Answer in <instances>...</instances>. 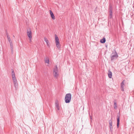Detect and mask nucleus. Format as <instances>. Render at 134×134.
<instances>
[{"instance_id": "9d476101", "label": "nucleus", "mask_w": 134, "mask_h": 134, "mask_svg": "<svg viewBox=\"0 0 134 134\" xmlns=\"http://www.w3.org/2000/svg\"><path fill=\"white\" fill-rule=\"evenodd\" d=\"M13 80L14 82V86L15 88H16V87H17L18 86V83L17 82L16 79V78L14 79H14H13Z\"/></svg>"}, {"instance_id": "4468645a", "label": "nucleus", "mask_w": 134, "mask_h": 134, "mask_svg": "<svg viewBox=\"0 0 134 134\" xmlns=\"http://www.w3.org/2000/svg\"><path fill=\"white\" fill-rule=\"evenodd\" d=\"M10 44V46L11 48V53L12 54L13 53V45L12 42L9 43Z\"/></svg>"}, {"instance_id": "1a4fd4ad", "label": "nucleus", "mask_w": 134, "mask_h": 134, "mask_svg": "<svg viewBox=\"0 0 134 134\" xmlns=\"http://www.w3.org/2000/svg\"><path fill=\"white\" fill-rule=\"evenodd\" d=\"M55 105L56 107L57 108V109L58 110H60L59 107V106L58 102L57 100H56L55 102Z\"/></svg>"}, {"instance_id": "412c9836", "label": "nucleus", "mask_w": 134, "mask_h": 134, "mask_svg": "<svg viewBox=\"0 0 134 134\" xmlns=\"http://www.w3.org/2000/svg\"><path fill=\"white\" fill-rule=\"evenodd\" d=\"M8 40L9 43L12 42V41L11 40V38L10 37H9L8 38Z\"/></svg>"}, {"instance_id": "4be33fe9", "label": "nucleus", "mask_w": 134, "mask_h": 134, "mask_svg": "<svg viewBox=\"0 0 134 134\" xmlns=\"http://www.w3.org/2000/svg\"><path fill=\"white\" fill-rule=\"evenodd\" d=\"M6 34L7 35H9L8 33L7 32H6Z\"/></svg>"}, {"instance_id": "ddd939ff", "label": "nucleus", "mask_w": 134, "mask_h": 134, "mask_svg": "<svg viewBox=\"0 0 134 134\" xmlns=\"http://www.w3.org/2000/svg\"><path fill=\"white\" fill-rule=\"evenodd\" d=\"M114 108L115 109H117L118 108L117 105L116 103V102L115 100L114 102Z\"/></svg>"}, {"instance_id": "423d86ee", "label": "nucleus", "mask_w": 134, "mask_h": 134, "mask_svg": "<svg viewBox=\"0 0 134 134\" xmlns=\"http://www.w3.org/2000/svg\"><path fill=\"white\" fill-rule=\"evenodd\" d=\"M27 35L30 39V40L31 41V40L32 36H31L32 32L30 29H29L27 30Z\"/></svg>"}, {"instance_id": "f3484780", "label": "nucleus", "mask_w": 134, "mask_h": 134, "mask_svg": "<svg viewBox=\"0 0 134 134\" xmlns=\"http://www.w3.org/2000/svg\"><path fill=\"white\" fill-rule=\"evenodd\" d=\"M45 62L46 63L48 64L49 63V60L48 57H46L45 59Z\"/></svg>"}, {"instance_id": "20e7f679", "label": "nucleus", "mask_w": 134, "mask_h": 134, "mask_svg": "<svg viewBox=\"0 0 134 134\" xmlns=\"http://www.w3.org/2000/svg\"><path fill=\"white\" fill-rule=\"evenodd\" d=\"M55 38L56 46L58 48H59L60 47V46L59 43V38L56 35H55Z\"/></svg>"}, {"instance_id": "9b49d317", "label": "nucleus", "mask_w": 134, "mask_h": 134, "mask_svg": "<svg viewBox=\"0 0 134 134\" xmlns=\"http://www.w3.org/2000/svg\"><path fill=\"white\" fill-rule=\"evenodd\" d=\"M50 13L51 15V16L53 20H54L55 19V16L51 10H50Z\"/></svg>"}, {"instance_id": "a211bd4d", "label": "nucleus", "mask_w": 134, "mask_h": 134, "mask_svg": "<svg viewBox=\"0 0 134 134\" xmlns=\"http://www.w3.org/2000/svg\"><path fill=\"white\" fill-rule=\"evenodd\" d=\"M44 40L45 41L46 43L48 45V43H49L48 40L46 37L44 38Z\"/></svg>"}, {"instance_id": "5701e85b", "label": "nucleus", "mask_w": 134, "mask_h": 134, "mask_svg": "<svg viewBox=\"0 0 134 134\" xmlns=\"http://www.w3.org/2000/svg\"><path fill=\"white\" fill-rule=\"evenodd\" d=\"M7 39H8V38H9V37H10L9 36V35H7Z\"/></svg>"}, {"instance_id": "aec40b11", "label": "nucleus", "mask_w": 134, "mask_h": 134, "mask_svg": "<svg viewBox=\"0 0 134 134\" xmlns=\"http://www.w3.org/2000/svg\"><path fill=\"white\" fill-rule=\"evenodd\" d=\"M109 127H110V130L111 132H112L113 131V125L111 126H109Z\"/></svg>"}, {"instance_id": "6ab92c4d", "label": "nucleus", "mask_w": 134, "mask_h": 134, "mask_svg": "<svg viewBox=\"0 0 134 134\" xmlns=\"http://www.w3.org/2000/svg\"><path fill=\"white\" fill-rule=\"evenodd\" d=\"M112 120V118H111V119L109 120V126L113 125Z\"/></svg>"}, {"instance_id": "f257e3e1", "label": "nucleus", "mask_w": 134, "mask_h": 134, "mask_svg": "<svg viewBox=\"0 0 134 134\" xmlns=\"http://www.w3.org/2000/svg\"><path fill=\"white\" fill-rule=\"evenodd\" d=\"M71 95L70 93H67L66 94L65 98V100L66 103H69L71 100Z\"/></svg>"}, {"instance_id": "39448f33", "label": "nucleus", "mask_w": 134, "mask_h": 134, "mask_svg": "<svg viewBox=\"0 0 134 134\" xmlns=\"http://www.w3.org/2000/svg\"><path fill=\"white\" fill-rule=\"evenodd\" d=\"M109 17L110 18H111L112 17L113 15V8L112 6H111L110 5H109Z\"/></svg>"}, {"instance_id": "2eb2a0df", "label": "nucleus", "mask_w": 134, "mask_h": 134, "mask_svg": "<svg viewBox=\"0 0 134 134\" xmlns=\"http://www.w3.org/2000/svg\"><path fill=\"white\" fill-rule=\"evenodd\" d=\"M108 76L110 78H111L112 76V73L110 70H109L108 71Z\"/></svg>"}, {"instance_id": "f8f14e48", "label": "nucleus", "mask_w": 134, "mask_h": 134, "mask_svg": "<svg viewBox=\"0 0 134 134\" xmlns=\"http://www.w3.org/2000/svg\"><path fill=\"white\" fill-rule=\"evenodd\" d=\"M12 79H14H14H16V77H15V73H14V71L13 69H12Z\"/></svg>"}, {"instance_id": "b1692460", "label": "nucleus", "mask_w": 134, "mask_h": 134, "mask_svg": "<svg viewBox=\"0 0 134 134\" xmlns=\"http://www.w3.org/2000/svg\"><path fill=\"white\" fill-rule=\"evenodd\" d=\"M90 118H91V119H92V117H91H91H90Z\"/></svg>"}, {"instance_id": "f03ea898", "label": "nucleus", "mask_w": 134, "mask_h": 134, "mask_svg": "<svg viewBox=\"0 0 134 134\" xmlns=\"http://www.w3.org/2000/svg\"><path fill=\"white\" fill-rule=\"evenodd\" d=\"M118 57V55L116 52L115 51V52H112L110 55L111 61H112L115 60Z\"/></svg>"}, {"instance_id": "7ed1b4c3", "label": "nucleus", "mask_w": 134, "mask_h": 134, "mask_svg": "<svg viewBox=\"0 0 134 134\" xmlns=\"http://www.w3.org/2000/svg\"><path fill=\"white\" fill-rule=\"evenodd\" d=\"M53 74L54 76L57 78L59 74L58 73V69L57 65L55 66L53 69Z\"/></svg>"}, {"instance_id": "6e6552de", "label": "nucleus", "mask_w": 134, "mask_h": 134, "mask_svg": "<svg viewBox=\"0 0 134 134\" xmlns=\"http://www.w3.org/2000/svg\"><path fill=\"white\" fill-rule=\"evenodd\" d=\"M117 126L118 128L119 127V122H120V115H118V114L117 115Z\"/></svg>"}, {"instance_id": "0eeeda50", "label": "nucleus", "mask_w": 134, "mask_h": 134, "mask_svg": "<svg viewBox=\"0 0 134 134\" xmlns=\"http://www.w3.org/2000/svg\"><path fill=\"white\" fill-rule=\"evenodd\" d=\"M125 80H124L121 83V90L124 91V88L125 87Z\"/></svg>"}, {"instance_id": "dca6fc26", "label": "nucleus", "mask_w": 134, "mask_h": 134, "mask_svg": "<svg viewBox=\"0 0 134 134\" xmlns=\"http://www.w3.org/2000/svg\"><path fill=\"white\" fill-rule=\"evenodd\" d=\"M105 39L104 37L102 39H101L100 40V42L101 43H105Z\"/></svg>"}]
</instances>
